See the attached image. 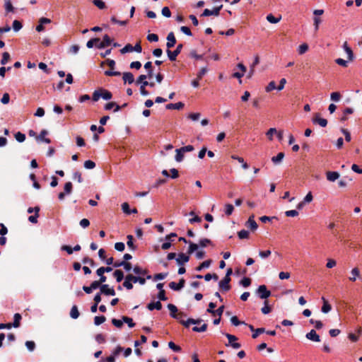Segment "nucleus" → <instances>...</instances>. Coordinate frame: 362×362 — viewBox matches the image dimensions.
<instances>
[{"label":"nucleus","mask_w":362,"mask_h":362,"mask_svg":"<svg viewBox=\"0 0 362 362\" xmlns=\"http://www.w3.org/2000/svg\"><path fill=\"white\" fill-rule=\"evenodd\" d=\"M168 308L169 309V310L170 312L171 317L178 320L180 322V323L186 327H189L190 326V324H199L201 322L200 320H194V319H191V318H189L187 320H185L182 318V317H183L182 313L177 314V308L175 305L168 304Z\"/></svg>","instance_id":"obj_1"},{"label":"nucleus","mask_w":362,"mask_h":362,"mask_svg":"<svg viewBox=\"0 0 362 362\" xmlns=\"http://www.w3.org/2000/svg\"><path fill=\"white\" fill-rule=\"evenodd\" d=\"M189 247H188V254H193L195 251H197L199 248H204L212 244L211 240L207 238L202 239L199 241V243H194L192 242H189Z\"/></svg>","instance_id":"obj_2"},{"label":"nucleus","mask_w":362,"mask_h":362,"mask_svg":"<svg viewBox=\"0 0 362 362\" xmlns=\"http://www.w3.org/2000/svg\"><path fill=\"white\" fill-rule=\"evenodd\" d=\"M112 97V94L110 91L105 88H100L93 92L92 95V100L93 101H98L100 98H103L104 100H110Z\"/></svg>","instance_id":"obj_3"},{"label":"nucleus","mask_w":362,"mask_h":362,"mask_svg":"<svg viewBox=\"0 0 362 362\" xmlns=\"http://www.w3.org/2000/svg\"><path fill=\"white\" fill-rule=\"evenodd\" d=\"M216 307V304L213 302H211L209 303V308L207 309V312L212 314L213 315H218V318L217 319H215L214 320V324L217 325L220 323V321H221V317L223 313V310H224V306L223 305H221L220 306L217 310H214V308Z\"/></svg>","instance_id":"obj_4"},{"label":"nucleus","mask_w":362,"mask_h":362,"mask_svg":"<svg viewBox=\"0 0 362 362\" xmlns=\"http://www.w3.org/2000/svg\"><path fill=\"white\" fill-rule=\"evenodd\" d=\"M119 52L122 54L132 52L141 53L142 52V47L140 45V42L136 43L134 46H132L130 44H127L122 49H120Z\"/></svg>","instance_id":"obj_5"},{"label":"nucleus","mask_w":362,"mask_h":362,"mask_svg":"<svg viewBox=\"0 0 362 362\" xmlns=\"http://www.w3.org/2000/svg\"><path fill=\"white\" fill-rule=\"evenodd\" d=\"M237 69H238V71H235L233 74V77L238 78L239 81V83H242L241 78L245 74L247 68L243 64L239 63L237 65Z\"/></svg>","instance_id":"obj_6"},{"label":"nucleus","mask_w":362,"mask_h":362,"mask_svg":"<svg viewBox=\"0 0 362 362\" xmlns=\"http://www.w3.org/2000/svg\"><path fill=\"white\" fill-rule=\"evenodd\" d=\"M361 279V274L360 269L357 267H353L350 271V276L349 277V280L351 282H355L357 280Z\"/></svg>","instance_id":"obj_7"},{"label":"nucleus","mask_w":362,"mask_h":362,"mask_svg":"<svg viewBox=\"0 0 362 362\" xmlns=\"http://www.w3.org/2000/svg\"><path fill=\"white\" fill-rule=\"evenodd\" d=\"M223 5L220 4L217 6L216 7H214L212 10H209L208 8H206L204 10L202 16H218L219 15V12L221 9L222 8Z\"/></svg>","instance_id":"obj_8"},{"label":"nucleus","mask_w":362,"mask_h":362,"mask_svg":"<svg viewBox=\"0 0 362 362\" xmlns=\"http://www.w3.org/2000/svg\"><path fill=\"white\" fill-rule=\"evenodd\" d=\"M257 293L262 299H267L271 296V292L269 291L265 285H260L257 288Z\"/></svg>","instance_id":"obj_9"},{"label":"nucleus","mask_w":362,"mask_h":362,"mask_svg":"<svg viewBox=\"0 0 362 362\" xmlns=\"http://www.w3.org/2000/svg\"><path fill=\"white\" fill-rule=\"evenodd\" d=\"M182 48V45L180 44L177 46L175 50L170 51V49L167 50V54L170 61H175L176 59L177 56L180 53Z\"/></svg>","instance_id":"obj_10"},{"label":"nucleus","mask_w":362,"mask_h":362,"mask_svg":"<svg viewBox=\"0 0 362 362\" xmlns=\"http://www.w3.org/2000/svg\"><path fill=\"white\" fill-rule=\"evenodd\" d=\"M343 49L347 54V59L349 62H353L354 60V54L351 48L349 46L347 42H344L342 45Z\"/></svg>","instance_id":"obj_11"},{"label":"nucleus","mask_w":362,"mask_h":362,"mask_svg":"<svg viewBox=\"0 0 362 362\" xmlns=\"http://www.w3.org/2000/svg\"><path fill=\"white\" fill-rule=\"evenodd\" d=\"M226 337L228 339L229 344L233 349H238L241 346L240 344L237 342L238 338L235 335L226 334Z\"/></svg>","instance_id":"obj_12"},{"label":"nucleus","mask_w":362,"mask_h":362,"mask_svg":"<svg viewBox=\"0 0 362 362\" xmlns=\"http://www.w3.org/2000/svg\"><path fill=\"white\" fill-rule=\"evenodd\" d=\"M305 337L307 339L314 342L320 341V337L315 329H311L308 333H307Z\"/></svg>","instance_id":"obj_13"},{"label":"nucleus","mask_w":362,"mask_h":362,"mask_svg":"<svg viewBox=\"0 0 362 362\" xmlns=\"http://www.w3.org/2000/svg\"><path fill=\"white\" fill-rule=\"evenodd\" d=\"M105 64H107L109 66L110 69L109 70L105 71V74L106 76H113V60L108 59L105 62H101L100 66L103 67L105 65Z\"/></svg>","instance_id":"obj_14"},{"label":"nucleus","mask_w":362,"mask_h":362,"mask_svg":"<svg viewBox=\"0 0 362 362\" xmlns=\"http://www.w3.org/2000/svg\"><path fill=\"white\" fill-rule=\"evenodd\" d=\"M121 207L122 212L126 215H129L131 214H136L138 212L136 208H133L131 209L127 202L122 203Z\"/></svg>","instance_id":"obj_15"},{"label":"nucleus","mask_w":362,"mask_h":362,"mask_svg":"<svg viewBox=\"0 0 362 362\" xmlns=\"http://www.w3.org/2000/svg\"><path fill=\"white\" fill-rule=\"evenodd\" d=\"M48 132L46 129H42L40 134L36 136V140L39 141H43L46 144H50L51 140L49 138H46L45 136L47 135Z\"/></svg>","instance_id":"obj_16"},{"label":"nucleus","mask_w":362,"mask_h":362,"mask_svg":"<svg viewBox=\"0 0 362 362\" xmlns=\"http://www.w3.org/2000/svg\"><path fill=\"white\" fill-rule=\"evenodd\" d=\"M185 282L184 279H181L178 283L172 281L169 284V287L173 290L179 291L184 287Z\"/></svg>","instance_id":"obj_17"},{"label":"nucleus","mask_w":362,"mask_h":362,"mask_svg":"<svg viewBox=\"0 0 362 362\" xmlns=\"http://www.w3.org/2000/svg\"><path fill=\"white\" fill-rule=\"evenodd\" d=\"M246 226L250 228L252 231H255L257 228V223L255 220V216L252 215L249 217L247 221L246 222Z\"/></svg>","instance_id":"obj_18"},{"label":"nucleus","mask_w":362,"mask_h":362,"mask_svg":"<svg viewBox=\"0 0 362 362\" xmlns=\"http://www.w3.org/2000/svg\"><path fill=\"white\" fill-rule=\"evenodd\" d=\"M175 44H176V39H175V35L173 32H170V33H168V35L167 36L166 46L169 49L170 48L174 47Z\"/></svg>","instance_id":"obj_19"},{"label":"nucleus","mask_w":362,"mask_h":362,"mask_svg":"<svg viewBox=\"0 0 362 362\" xmlns=\"http://www.w3.org/2000/svg\"><path fill=\"white\" fill-rule=\"evenodd\" d=\"M177 264L179 266H182L185 263H187L189 260V257L183 253L178 255L177 257L175 259Z\"/></svg>","instance_id":"obj_20"},{"label":"nucleus","mask_w":362,"mask_h":362,"mask_svg":"<svg viewBox=\"0 0 362 362\" xmlns=\"http://www.w3.org/2000/svg\"><path fill=\"white\" fill-rule=\"evenodd\" d=\"M230 281V277L225 276L220 282L219 287L222 288L223 291H228L230 289L229 282Z\"/></svg>","instance_id":"obj_21"},{"label":"nucleus","mask_w":362,"mask_h":362,"mask_svg":"<svg viewBox=\"0 0 362 362\" xmlns=\"http://www.w3.org/2000/svg\"><path fill=\"white\" fill-rule=\"evenodd\" d=\"M322 306L321 308V311L324 314H327L332 310V306L329 303V302L326 300L325 297H322Z\"/></svg>","instance_id":"obj_22"},{"label":"nucleus","mask_w":362,"mask_h":362,"mask_svg":"<svg viewBox=\"0 0 362 362\" xmlns=\"http://www.w3.org/2000/svg\"><path fill=\"white\" fill-rule=\"evenodd\" d=\"M340 176V174L336 171H328L326 173V177L329 182L336 181Z\"/></svg>","instance_id":"obj_23"},{"label":"nucleus","mask_w":362,"mask_h":362,"mask_svg":"<svg viewBox=\"0 0 362 362\" xmlns=\"http://www.w3.org/2000/svg\"><path fill=\"white\" fill-rule=\"evenodd\" d=\"M121 352H123L124 357H127L132 354V349L127 348L124 349L120 346H117L116 349H115V355L119 354Z\"/></svg>","instance_id":"obj_24"},{"label":"nucleus","mask_w":362,"mask_h":362,"mask_svg":"<svg viewBox=\"0 0 362 362\" xmlns=\"http://www.w3.org/2000/svg\"><path fill=\"white\" fill-rule=\"evenodd\" d=\"M267 21L272 24H276L280 22L281 20V16L279 15L278 16H274L273 14L269 13L266 17Z\"/></svg>","instance_id":"obj_25"},{"label":"nucleus","mask_w":362,"mask_h":362,"mask_svg":"<svg viewBox=\"0 0 362 362\" xmlns=\"http://www.w3.org/2000/svg\"><path fill=\"white\" fill-rule=\"evenodd\" d=\"M313 122L318 124L322 127H325L327 124V119L320 117L319 115H316L315 117L313 119Z\"/></svg>","instance_id":"obj_26"},{"label":"nucleus","mask_w":362,"mask_h":362,"mask_svg":"<svg viewBox=\"0 0 362 362\" xmlns=\"http://www.w3.org/2000/svg\"><path fill=\"white\" fill-rule=\"evenodd\" d=\"M111 42L112 40L110 37L108 36V35H105L103 40L101 41L100 40L99 48H104L110 45Z\"/></svg>","instance_id":"obj_27"},{"label":"nucleus","mask_w":362,"mask_h":362,"mask_svg":"<svg viewBox=\"0 0 362 362\" xmlns=\"http://www.w3.org/2000/svg\"><path fill=\"white\" fill-rule=\"evenodd\" d=\"M132 282H134L133 276L128 275L126 276L123 285L127 289H132L133 287Z\"/></svg>","instance_id":"obj_28"},{"label":"nucleus","mask_w":362,"mask_h":362,"mask_svg":"<svg viewBox=\"0 0 362 362\" xmlns=\"http://www.w3.org/2000/svg\"><path fill=\"white\" fill-rule=\"evenodd\" d=\"M100 288L101 293L113 296V288H110L108 285L102 284Z\"/></svg>","instance_id":"obj_29"},{"label":"nucleus","mask_w":362,"mask_h":362,"mask_svg":"<svg viewBox=\"0 0 362 362\" xmlns=\"http://www.w3.org/2000/svg\"><path fill=\"white\" fill-rule=\"evenodd\" d=\"M99 44H100V38L95 37V38H92L90 40H88L86 43V46L88 48H92L94 46L99 48Z\"/></svg>","instance_id":"obj_30"},{"label":"nucleus","mask_w":362,"mask_h":362,"mask_svg":"<svg viewBox=\"0 0 362 362\" xmlns=\"http://www.w3.org/2000/svg\"><path fill=\"white\" fill-rule=\"evenodd\" d=\"M123 267L127 272H129L132 269L131 264L129 262H125L124 261L115 262V267Z\"/></svg>","instance_id":"obj_31"},{"label":"nucleus","mask_w":362,"mask_h":362,"mask_svg":"<svg viewBox=\"0 0 362 362\" xmlns=\"http://www.w3.org/2000/svg\"><path fill=\"white\" fill-rule=\"evenodd\" d=\"M147 308L149 310H153L154 309L160 310L162 308V304L159 300L156 302H151L148 304Z\"/></svg>","instance_id":"obj_32"},{"label":"nucleus","mask_w":362,"mask_h":362,"mask_svg":"<svg viewBox=\"0 0 362 362\" xmlns=\"http://www.w3.org/2000/svg\"><path fill=\"white\" fill-rule=\"evenodd\" d=\"M123 80L124 83H128L129 84H131L134 82V78L132 73L130 72H125L123 74Z\"/></svg>","instance_id":"obj_33"},{"label":"nucleus","mask_w":362,"mask_h":362,"mask_svg":"<svg viewBox=\"0 0 362 362\" xmlns=\"http://www.w3.org/2000/svg\"><path fill=\"white\" fill-rule=\"evenodd\" d=\"M284 158V153L282 152L279 153L276 156L272 158V161L274 164L277 165L281 163Z\"/></svg>","instance_id":"obj_34"},{"label":"nucleus","mask_w":362,"mask_h":362,"mask_svg":"<svg viewBox=\"0 0 362 362\" xmlns=\"http://www.w3.org/2000/svg\"><path fill=\"white\" fill-rule=\"evenodd\" d=\"M201 322H202V320H200ZM202 322H200L201 324ZM196 326H194L193 328H192V330L194 332H203L204 331L206 330V328H207V325L206 323H202L201 326H197V325H199V324H194Z\"/></svg>","instance_id":"obj_35"},{"label":"nucleus","mask_w":362,"mask_h":362,"mask_svg":"<svg viewBox=\"0 0 362 362\" xmlns=\"http://www.w3.org/2000/svg\"><path fill=\"white\" fill-rule=\"evenodd\" d=\"M79 311L78 310V307L76 305H73L71 311H70V316L73 319H77L79 317Z\"/></svg>","instance_id":"obj_36"},{"label":"nucleus","mask_w":362,"mask_h":362,"mask_svg":"<svg viewBox=\"0 0 362 362\" xmlns=\"http://www.w3.org/2000/svg\"><path fill=\"white\" fill-rule=\"evenodd\" d=\"M21 319V315L19 313H16L13 316V322L11 324L12 327H18L20 326V322Z\"/></svg>","instance_id":"obj_37"},{"label":"nucleus","mask_w":362,"mask_h":362,"mask_svg":"<svg viewBox=\"0 0 362 362\" xmlns=\"http://www.w3.org/2000/svg\"><path fill=\"white\" fill-rule=\"evenodd\" d=\"M175 160L177 162H181L183 160L185 153L181 150V148H177L175 150Z\"/></svg>","instance_id":"obj_38"},{"label":"nucleus","mask_w":362,"mask_h":362,"mask_svg":"<svg viewBox=\"0 0 362 362\" xmlns=\"http://www.w3.org/2000/svg\"><path fill=\"white\" fill-rule=\"evenodd\" d=\"M189 216H192V218L189 219V222L191 223H199L202 221L201 218L196 215L194 211L189 212Z\"/></svg>","instance_id":"obj_39"},{"label":"nucleus","mask_w":362,"mask_h":362,"mask_svg":"<svg viewBox=\"0 0 362 362\" xmlns=\"http://www.w3.org/2000/svg\"><path fill=\"white\" fill-rule=\"evenodd\" d=\"M127 238V246L129 247V248L130 250H134L136 247L134 246V243H133V240H134L133 236L132 235H128Z\"/></svg>","instance_id":"obj_40"},{"label":"nucleus","mask_w":362,"mask_h":362,"mask_svg":"<svg viewBox=\"0 0 362 362\" xmlns=\"http://www.w3.org/2000/svg\"><path fill=\"white\" fill-rule=\"evenodd\" d=\"M308 50V45L306 43L300 45L298 47L299 54H303Z\"/></svg>","instance_id":"obj_41"},{"label":"nucleus","mask_w":362,"mask_h":362,"mask_svg":"<svg viewBox=\"0 0 362 362\" xmlns=\"http://www.w3.org/2000/svg\"><path fill=\"white\" fill-rule=\"evenodd\" d=\"M72 189H73L72 183L71 182H67L64 185V192L66 194H70L72 192Z\"/></svg>","instance_id":"obj_42"},{"label":"nucleus","mask_w":362,"mask_h":362,"mask_svg":"<svg viewBox=\"0 0 362 362\" xmlns=\"http://www.w3.org/2000/svg\"><path fill=\"white\" fill-rule=\"evenodd\" d=\"M238 236L240 239H248L250 233L246 230H241L238 233Z\"/></svg>","instance_id":"obj_43"},{"label":"nucleus","mask_w":362,"mask_h":362,"mask_svg":"<svg viewBox=\"0 0 362 362\" xmlns=\"http://www.w3.org/2000/svg\"><path fill=\"white\" fill-rule=\"evenodd\" d=\"M277 130L276 128H270L266 133L267 136L268 137L269 141L273 140V136L274 134H276Z\"/></svg>","instance_id":"obj_44"},{"label":"nucleus","mask_w":362,"mask_h":362,"mask_svg":"<svg viewBox=\"0 0 362 362\" xmlns=\"http://www.w3.org/2000/svg\"><path fill=\"white\" fill-rule=\"evenodd\" d=\"M234 211V207L231 204H227L225 205V214L226 216H230Z\"/></svg>","instance_id":"obj_45"},{"label":"nucleus","mask_w":362,"mask_h":362,"mask_svg":"<svg viewBox=\"0 0 362 362\" xmlns=\"http://www.w3.org/2000/svg\"><path fill=\"white\" fill-rule=\"evenodd\" d=\"M184 106L183 103L181 102L177 103H170L167 105L166 108L167 109H180Z\"/></svg>","instance_id":"obj_46"},{"label":"nucleus","mask_w":362,"mask_h":362,"mask_svg":"<svg viewBox=\"0 0 362 362\" xmlns=\"http://www.w3.org/2000/svg\"><path fill=\"white\" fill-rule=\"evenodd\" d=\"M106 320V318L104 315L101 316H95L94 318V324L97 326L101 325Z\"/></svg>","instance_id":"obj_47"},{"label":"nucleus","mask_w":362,"mask_h":362,"mask_svg":"<svg viewBox=\"0 0 362 362\" xmlns=\"http://www.w3.org/2000/svg\"><path fill=\"white\" fill-rule=\"evenodd\" d=\"M211 260H206L203 262L198 267H197L196 270L199 272L202 270L203 269L208 268L211 265Z\"/></svg>","instance_id":"obj_48"},{"label":"nucleus","mask_w":362,"mask_h":362,"mask_svg":"<svg viewBox=\"0 0 362 362\" xmlns=\"http://www.w3.org/2000/svg\"><path fill=\"white\" fill-rule=\"evenodd\" d=\"M310 323L313 325L317 329H320L323 327V324L320 320H310Z\"/></svg>","instance_id":"obj_49"},{"label":"nucleus","mask_w":362,"mask_h":362,"mask_svg":"<svg viewBox=\"0 0 362 362\" xmlns=\"http://www.w3.org/2000/svg\"><path fill=\"white\" fill-rule=\"evenodd\" d=\"M275 89L277 90V87L276 86V83L274 81H270L267 86L265 88V90L267 93L271 92Z\"/></svg>","instance_id":"obj_50"},{"label":"nucleus","mask_w":362,"mask_h":362,"mask_svg":"<svg viewBox=\"0 0 362 362\" xmlns=\"http://www.w3.org/2000/svg\"><path fill=\"white\" fill-rule=\"evenodd\" d=\"M151 67H152V63L151 62H147L145 64H144V68L148 70V78H151L153 76V71L151 70Z\"/></svg>","instance_id":"obj_51"},{"label":"nucleus","mask_w":362,"mask_h":362,"mask_svg":"<svg viewBox=\"0 0 362 362\" xmlns=\"http://www.w3.org/2000/svg\"><path fill=\"white\" fill-rule=\"evenodd\" d=\"M313 200V193L310 191L308 192L305 197L303 198V203L309 204L312 202Z\"/></svg>","instance_id":"obj_52"},{"label":"nucleus","mask_w":362,"mask_h":362,"mask_svg":"<svg viewBox=\"0 0 362 362\" xmlns=\"http://www.w3.org/2000/svg\"><path fill=\"white\" fill-rule=\"evenodd\" d=\"M336 265H337V262L335 259H332V258H328L327 259L326 267L327 269H332V268L334 267Z\"/></svg>","instance_id":"obj_53"},{"label":"nucleus","mask_w":362,"mask_h":362,"mask_svg":"<svg viewBox=\"0 0 362 362\" xmlns=\"http://www.w3.org/2000/svg\"><path fill=\"white\" fill-rule=\"evenodd\" d=\"M93 4L100 9H104L106 8L105 4L102 0H93Z\"/></svg>","instance_id":"obj_54"},{"label":"nucleus","mask_w":362,"mask_h":362,"mask_svg":"<svg viewBox=\"0 0 362 362\" xmlns=\"http://www.w3.org/2000/svg\"><path fill=\"white\" fill-rule=\"evenodd\" d=\"M194 255H195V257L198 259H202L204 258V255H205V252L202 250V248H199L197 251H195L194 252Z\"/></svg>","instance_id":"obj_55"},{"label":"nucleus","mask_w":362,"mask_h":362,"mask_svg":"<svg viewBox=\"0 0 362 362\" xmlns=\"http://www.w3.org/2000/svg\"><path fill=\"white\" fill-rule=\"evenodd\" d=\"M10 59V54L8 52H4L2 54V59H1V64L5 65Z\"/></svg>","instance_id":"obj_56"},{"label":"nucleus","mask_w":362,"mask_h":362,"mask_svg":"<svg viewBox=\"0 0 362 362\" xmlns=\"http://www.w3.org/2000/svg\"><path fill=\"white\" fill-rule=\"evenodd\" d=\"M187 117L191 120L195 122V121H197L200 118L201 114L199 112H192V113H189Z\"/></svg>","instance_id":"obj_57"},{"label":"nucleus","mask_w":362,"mask_h":362,"mask_svg":"<svg viewBox=\"0 0 362 362\" xmlns=\"http://www.w3.org/2000/svg\"><path fill=\"white\" fill-rule=\"evenodd\" d=\"M271 254H272V252L270 250H267L264 251H262V250L259 251V256L262 259L267 258L269 256H270Z\"/></svg>","instance_id":"obj_58"},{"label":"nucleus","mask_w":362,"mask_h":362,"mask_svg":"<svg viewBox=\"0 0 362 362\" xmlns=\"http://www.w3.org/2000/svg\"><path fill=\"white\" fill-rule=\"evenodd\" d=\"M330 98L334 102H338L341 98V94L339 92H332L330 94Z\"/></svg>","instance_id":"obj_59"},{"label":"nucleus","mask_w":362,"mask_h":362,"mask_svg":"<svg viewBox=\"0 0 362 362\" xmlns=\"http://www.w3.org/2000/svg\"><path fill=\"white\" fill-rule=\"evenodd\" d=\"M335 62H336L338 65H339V66H343V67H346V66H348V63H349V62L348 61V59H347V60H344V59H341V58H338V59H337L335 60Z\"/></svg>","instance_id":"obj_60"},{"label":"nucleus","mask_w":362,"mask_h":362,"mask_svg":"<svg viewBox=\"0 0 362 362\" xmlns=\"http://www.w3.org/2000/svg\"><path fill=\"white\" fill-rule=\"evenodd\" d=\"M271 312V308L269 305L267 301H264V306L262 308V313L267 315Z\"/></svg>","instance_id":"obj_61"},{"label":"nucleus","mask_w":362,"mask_h":362,"mask_svg":"<svg viewBox=\"0 0 362 362\" xmlns=\"http://www.w3.org/2000/svg\"><path fill=\"white\" fill-rule=\"evenodd\" d=\"M15 138L18 142H23L25 139V135L20 132L15 134Z\"/></svg>","instance_id":"obj_62"},{"label":"nucleus","mask_w":362,"mask_h":362,"mask_svg":"<svg viewBox=\"0 0 362 362\" xmlns=\"http://www.w3.org/2000/svg\"><path fill=\"white\" fill-rule=\"evenodd\" d=\"M240 284L243 286V287H248L250 284H251V280L250 278L248 277H244L241 279Z\"/></svg>","instance_id":"obj_63"},{"label":"nucleus","mask_w":362,"mask_h":362,"mask_svg":"<svg viewBox=\"0 0 362 362\" xmlns=\"http://www.w3.org/2000/svg\"><path fill=\"white\" fill-rule=\"evenodd\" d=\"M84 167L86 169H93L95 167V163L90 160H88L84 162Z\"/></svg>","instance_id":"obj_64"}]
</instances>
